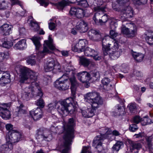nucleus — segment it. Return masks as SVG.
I'll return each mask as SVG.
<instances>
[{
  "label": "nucleus",
  "instance_id": "nucleus-7",
  "mask_svg": "<svg viewBox=\"0 0 153 153\" xmlns=\"http://www.w3.org/2000/svg\"><path fill=\"white\" fill-rule=\"evenodd\" d=\"M88 6L94 9L95 11H97L94 15L93 19L96 23L98 22V19L100 18V14H102L104 10V8L102 7H96V0H88Z\"/></svg>",
  "mask_w": 153,
  "mask_h": 153
},
{
  "label": "nucleus",
  "instance_id": "nucleus-49",
  "mask_svg": "<svg viewBox=\"0 0 153 153\" xmlns=\"http://www.w3.org/2000/svg\"><path fill=\"white\" fill-rule=\"evenodd\" d=\"M9 56V53L6 52L5 53H0V62H2L5 59H7Z\"/></svg>",
  "mask_w": 153,
  "mask_h": 153
},
{
  "label": "nucleus",
  "instance_id": "nucleus-59",
  "mask_svg": "<svg viewBox=\"0 0 153 153\" xmlns=\"http://www.w3.org/2000/svg\"><path fill=\"white\" fill-rule=\"evenodd\" d=\"M110 34L112 38L116 37L118 35V33L115 30H110Z\"/></svg>",
  "mask_w": 153,
  "mask_h": 153
},
{
  "label": "nucleus",
  "instance_id": "nucleus-32",
  "mask_svg": "<svg viewBox=\"0 0 153 153\" xmlns=\"http://www.w3.org/2000/svg\"><path fill=\"white\" fill-rule=\"evenodd\" d=\"M132 55L134 59L138 62L142 61L144 57L143 54L141 53H137L136 52H133L132 53Z\"/></svg>",
  "mask_w": 153,
  "mask_h": 153
},
{
  "label": "nucleus",
  "instance_id": "nucleus-14",
  "mask_svg": "<svg viewBox=\"0 0 153 153\" xmlns=\"http://www.w3.org/2000/svg\"><path fill=\"white\" fill-rule=\"evenodd\" d=\"M88 36L89 39L94 41H98L102 39L101 35L99 32L94 29H91L89 31Z\"/></svg>",
  "mask_w": 153,
  "mask_h": 153
},
{
  "label": "nucleus",
  "instance_id": "nucleus-52",
  "mask_svg": "<svg viewBox=\"0 0 153 153\" xmlns=\"http://www.w3.org/2000/svg\"><path fill=\"white\" fill-rule=\"evenodd\" d=\"M141 121H143L142 118L138 116H136L133 119L132 122L133 123L138 124Z\"/></svg>",
  "mask_w": 153,
  "mask_h": 153
},
{
  "label": "nucleus",
  "instance_id": "nucleus-6",
  "mask_svg": "<svg viewBox=\"0 0 153 153\" xmlns=\"http://www.w3.org/2000/svg\"><path fill=\"white\" fill-rule=\"evenodd\" d=\"M22 137V135L20 133L16 130H12L7 133L6 140L7 143L13 145L20 140Z\"/></svg>",
  "mask_w": 153,
  "mask_h": 153
},
{
  "label": "nucleus",
  "instance_id": "nucleus-46",
  "mask_svg": "<svg viewBox=\"0 0 153 153\" xmlns=\"http://www.w3.org/2000/svg\"><path fill=\"white\" fill-rule=\"evenodd\" d=\"M151 119L148 118V116H145L143 120V121H145L144 123H142L143 125H144L151 124L152 123H153V115L152 116H151Z\"/></svg>",
  "mask_w": 153,
  "mask_h": 153
},
{
  "label": "nucleus",
  "instance_id": "nucleus-25",
  "mask_svg": "<svg viewBox=\"0 0 153 153\" xmlns=\"http://www.w3.org/2000/svg\"><path fill=\"white\" fill-rule=\"evenodd\" d=\"M10 75L7 73L3 75L0 79V84L2 86H4L10 81Z\"/></svg>",
  "mask_w": 153,
  "mask_h": 153
},
{
  "label": "nucleus",
  "instance_id": "nucleus-2",
  "mask_svg": "<svg viewBox=\"0 0 153 153\" xmlns=\"http://www.w3.org/2000/svg\"><path fill=\"white\" fill-rule=\"evenodd\" d=\"M69 80L71 84V96L73 97H70L65 100H61L58 101H56L53 103L50 104L49 105L53 104L56 105L60 104L61 105H70L71 104L72 105H76L77 104V102L74 101V98L76 97V89L78 85L77 82L74 76L69 78Z\"/></svg>",
  "mask_w": 153,
  "mask_h": 153
},
{
  "label": "nucleus",
  "instance_id": "nucleus-63",
  "mask_svg": "<svg viewBox=\"0 0 153 153\" xmlns=\"http://www.w3.org/2000/svg\"><path fill=\"white\" fill-rule=\"evenodd\" d=\"M89 148L88 147H83L82 152L81 153H90L88 150Z\"/></svg>",
  "mask_w": 153,
  "mask_h": 153
},
{
  "label": "nucleus",
  "instance_id": "nucleus-42",
  "mask_svg": "<svg viewBox=\"0 0 153 153\" xmlns=\"http://www.w3.org/2000/svg\"><path fill=\"white\" fill-rule=\"evenodd\" d=\"M30 25L32 29L34 31H38L39 29V26L36 21H31L30 23Z\"/></svg>",
  "mask_w": 153,
  "mask_h": 153
},
{
  "label": "nucleus",
  "instance_id": "nucleus-54",
  "mask_svg": "<svg viewBox=\"0 0 153 153\" xmlns=\"http://www.w3.org/2000/svg\"><path fill=\"white\" fill-rule=\"evenodd\" d=\"M134 3L138 5L143 4L147 3L148 0H133Z\"/></svg>",
  "mask_w": 153,
  "mask_h": 153
},
{
  "label": "nucleus",
  "instance_id": "nucleus-39",
  "mask_svg": "<svg viewBox=\"0 0 153 153\" xmlns=\"http://www.w3.org/2000/svg\"><path fill=\"white\" fill-rule=\"evenodd\" d=\"M17 111H18V116H21L22 114L26 113V108L24 106H19L17 107Z\"/></svg>",
  "mask_w": 153,
  "mask_h": 153
},
{
  "label": "nucleus",
  "instance_id": "nucleus-53",
  "mask_svg": "<svg viewBox=\"0 0 153 153\" xmlns=\"http://www.w3.org/2000/svg\"><path fill=\"white\" fill-rule=\"evenodd\" d=\"M146 139L147 141V144L148 146L150 149H151V148L152 146V144L151 143V141L153 139V137L152 135L150 136H146Z\"/></svg>",
  "mask_w": 153,
  "mask_h": 153
},
{
  "label": "nucleus",
  "instance_id": "nucleus-12",
  "mask_svg": "<svg viewBox=\"0 0 153 153\" xmlns=\"http://www.w3.org/2000/svg\"><path fill=\"white\" fill-rule=\"evenodd\" d=\"M69 13L71 15L74 16L79 19L82 18L85 14L84 10L80 8L75 7L71 8Z\"/></svg>",
  "mask_w": 153,
  "mask_h": 153
},
{
  "label": "nucleus",
  "instance_id": "nucleus-37",
  "mask_svg": "<svg viewBox=\"0 0 153 153\" xmlns=\"http://www.w3.org/2000/svg\"><path fill=\"white\" fill-rule=\"evenodd\" d=\"M1 147L6 153L9 152L13 149V145L7 142V144L2 145Z\"/></svg>",
  "mask_w": 153,
  "mask_h": 153
},
{
  "label": "nucleus",
  "instance_id": "nucleus-57",
  "mask_svg": "<svg viewBox=\"0 0 153 153\" xmlns=\"http://www.w3.org/2000/svg\"><path fill=\"white\" fill-rule=\"evenodd\" d=\"M138 128L136 124H132L129 127L130 130L132 132H134L137 130Z\"/></svg>",
  "mask_w": 153,
  "mask_h": 153
},
{
  "label": "nucleus",
  "instance_id": "nucleus-41",
  "mask_svg": "<svg viewBox=\"0 0 153 153\" xmlns=\"http://www.w3.org/2000/svg\"><path fill=\"white\" fill-rule=\"evenodd\" d=\"M145 35V37L147 42L150 45H153V36L149 33H146Z\"/></svg>",
  "mask_w": 153,
  "mask_h": 153
},
{
  "label": "nucleus",
  "instance_id": "nucleus-4",
  "mask_svg": "<svg viewBox=\"0 0 153 153\" xmlns=\"http://www.w3.org/2000/svg\"><path fill=\"white\" fill-rule=\"evenodd\" d=\"M102 50L104 55H107L111 49H116L118 47V43L110 36H105L102 40Z\"/></svg>",
  "mask_w": 153,
  "mask_h": 153
},
{
  "label": "nucleus",
  "instance_id": "nucleus-27",
  "mask_svg": "<svg viewBox=\"0 0 153 153\" xmlns=\"http://www.w3.org/2000/svg\"><path fill=\"white\" fill-rule=\"evenodd\" d=\"M26 47V40L22 39L19 41L14 46V48L16 50H23Z\"/></svg>",
  "mask_w": 153,
  "mask_h": 153
},
{
  "label": "nucleus",
  "instance_id": "nucleus-17",
  "mask_svg": "<svg viewBox=\"0 0 153 153\" xmlns=\"http://www.w3.org/2000/svg\"><path fill=\"white\" fill-rule=\"evenodd\" d=\"M30 115L34 120H37L42 117L43 113L40 108H37L35 110H33L30 112Z\"/></svg>",
  "mask_w": 153,
  "mask_h": 153
},
{
  "label": "nucleus",
  "instance_id": "nucleus-40",
  "mask_svg": "<svg viewBox=\"0 0 153 153\" xmlns=\"http://www.w3.org/2000/svg\"><path fill=\"white\" fill-rule=\"evenodd\" d=\"M32 88L36 91H38L37 96L42 97L43 95V93L41 90V89L39 86V84H36V85L32 87Z\"/></svg>",
  "mask_w": 153,
  "mask_h": 153
},
{
  "label": "nucleus",
  "instance_id": "nucleus-56",
  "mask_svg": "<svg viewBox=\"0 0 153 153\" xmlns=\"http://www.w3.org/2000/svg\"><path fill=\"white\" fill-rule=\"evenodd\" d=\"M133 73L135 76L138 77L139 78L143 76V74L142 72L140 71L135 70L134 71Z\"/></svg>",
  "mask_w": 153,
  "mask_h": 153
},
{
  "label": "nucleus",
  "instance_id": "nucleus-5",
  "mask_svg": "<svg viewBox=\"0 0 153 153\" xmlns=\"http://www.w3.org/2000/svg\"><path fill=\"white\" fill-rule=\"evenodd\" d=\"M86 102L91 104L102 105L103 104V100L100 96V94L94 91L88 93L84 96Z\"/></svg>",
  "mask_w": 153,
  "mask_h": 153
},
{
  "label": "nucleus",
  "instance_id": "nucleus-16",
  "mask_svg": "<svg viewBox=\"0 0 153 153\" xmlns=\"http://www.w3.org/2000/svg\"><path fill=\"white\" fill-rule=\"evenodd\" d=\"M76 27L77 30L81 33L86 32L88 29L87 22L81 20L77 23Z\"/></svg>",
  "mask_w": 153,
  "mask_h": 153
},
{
  "label": "nucleus",
  "instance_id": "nucleus-22",
  "mask_svg": "<svg viewBox=\"0 0 153 153\" xmlns=\"http://www.w3.org/2000/svg\"><path fill=\"white\" fill-rule=\"evenodd\" d=\"M11 2V5L16 4H19L18 0H10ZM8 3L4 0H0V10H4L8 7Z\"/></svg>",
  "mask_w": 153,
  "mask_h": 153
},
{
  "label": "nucleus",
  "instance_id": "nucleus-45",
  "mask_svg": "<svg viewBox=\"0 0 153 153\" xmlns=\"http://www.w3.org/2000/svg\"><path fill=\"white\" fill-rule=\"evenodd\" d=\"M129 0H116V2L120 7H124L129 3Z\"/></svg>",
  "mask_w": 153,
  "mask_h": 153
},
{
  "label": "nucleus",
  "instance_id": "nucleus-48",
  "mask_svg": "<svg viewBox=\"0 0 153 153\" xmlns=\"http://www.w3.org/2000/svg\"><path fill=\"white\" fill-rule=\"evenodd\" d=\"M93 77L95 78L94 79L97 80L100 77V74L98 71L97 70L92 71L90 72Z\"/></svg>",
  "mask_w": 153,
  "mask_h": 153
},
{
  "label": "nucleus",
  "instance_id": "nucleus-18",
  "mask_svg": "<svg viewBox=\"0 0 153 153\" xmlns=\"http://www.w3.org/2000/svg\"><path fill=\"white\" fill-rule=\"evenodd\" d=\"M87 44V42L85 39H79L74 47V51L78 52H82Z\"/></svg>",
  "mask_w": 153,
  "mask_h": 153
},
{
  "label": "nucleus",
  "instance_id": "nucleus-44",
  "mask_svg": "<svg viewBox=\"0 0 153 153\" xmlns=\"http://www.w3.org/2000/svg\"><path fill=\"white\" fill-rule=\"evenodd\" d=\"M104 130L105 132V134L106 135L111 134L112 133L113 135L115 136H118L120 134L119 132L116 130H114L112 132L111 130L109 128H105Z\"/></svg>",
  "mask_w": 153,
  "mask_h": 153
},
{
  "label": "nucleus",
  "instance_id": "nucleus-50",
  "mask_svg": "<svg viewBox=\"0 0 153 153\" xmlns=\"http://www.w3.org/2000/svg\"><path fill=\"white\" fill-rule=\"evenodd\" d=\"M13 45V42L11 41H4L2 44L3 47L5 48H8L11 47Z\"/></svg>",
  "mask_w": 153,
  "mask_h": 153
},
{
  "label": "nucleus",
  "instance_id": "nucleus-35",
  "mask_svg": "<svg viewBox=\"0 0 153 153\" xmlns=\"http://www.w3.org/2000/svg\"><path fill=\"white\" fill-rule=\"evenodd\" d=\"M68 5V3L67 1L65 0H63L60 1L57 4H56V6L57 8L60 10H63L64 7Z\"/></svg>",
  "mask_w": 153,
  "mask_h": 153
},
{
  "label": "nucleus",
  "instance_id": "nucleus-24",
  "mask_svg": "<svg viewBox=\"0 0 153 153\" xmlns=\"http://www.w3.org/2000/svg\"><path fill=\"white\" fill-rule=\"evenodd\" d=\"M34 91V89L31 87H26L22 94V98L23 100H27L29 99V95L30 92Z\"/></svg>",
  "mask_w": 153,
  "mask_h": 153
},
{
  "label": "nucleus",
  "instance_id": "nucleus-23",
  "mask_svg": "<svg viewBox=\"0 0 153 153\" xmlns=\"http://www.w3.org/2000/svg\"><path fill=\"white\" fill-rule=\"evenodd\" d=\"M113 50L111 51V50L109 51L108 53L110 57L113 60H114L117 59L118 58L120 54V51L119 49L118 48V47L116 49H112Z\"/></svg>",
  "mask_w": 153,
  "mask_h": 153
},
{
  "label": "nucleus",
  "instance_id": "nucleus-30",
  "mask_svg": "<svg viewBox=\"0 0 153 153\" xmlns=\"http://www.w3.org/2000/svg\"><path fill=\"white\" fill-rule=\"evenodd\" d=\"M123 145V143L121 141H118L112 146L111 150L113 153L118 152Z\"/></svg>",
  "mask_w": 153,
  "mask_h": 153
},
{
  "label": "nucleus",
  "instance_id": "nucleus-55",
  "mask_svg": "<svg viewBox=\"0 0 153 153\" xmlns=\"http://www.w3.org/2000/svg\"><path fill=\"white\" fill-rule=\"evenodd\" d=\"M110 80L108 78H104L102 80L101 82L104 85L107 86L110 82Z\"/></svg>",
  "mask_w": 153,
  "mask_h": 153
},
{
  "label": "nucleus",
  "instance_id": "nucleus-61",
  "mask_svg": "<svg viewBox=\"0 0 153 153\" xmlns=\"http://www.w3.org/2000/svg\"><path fill=\"white\" fill-rule=\"evenodd\" d=\"M5 127L6 129L8 131H11L12 130H13V125L10 123H8L7 124L5 125Z\"/></svg>",
  "mask_w": 153,
  "mask_h": 153
},
{
  "label": "nucleus",
  "instance_id": "nucleus-15",
  "mask_svg": "<svg viewBox=\"0 0 153 153\" xmlns=\"http://www.w3.org/2000/svg\"><path fill=\"white\" fill-rule=\"evenodd\" d=\"M78 79L82 83L88 82L91 79L90 74L86 71H83L77 74Z\"/></svg>",
  "mask_w": 153,
  "mask_h": 153
},
{
  "label": "nucleus",
  "instance_id": "nucleus-3",
  "mask_svg": "<svg viewBox=\"0 0 153 153\" xmlns=\"http://www.w3.org/2000/svg\"><path fill=\"white\" fill-rule=\"evenodd\" d=\"M20 82L24 83L27 79H30L31 86L32 87L38 84L36 82L38 74L25 67H21L20 69Z\"/></svg>",
  "mask_w": 153,
  "mask_h": 153
},
{
  "label": "nucleus",
  "instance_id": "nucleus-1",
  "mask_svg": "<svg viewBox=\"0 0 153 153\" xmlns=\"http://www.w3.org/2000/svg\"><path fill=\"white\" fill-rule=\"evenodd\" d=\"M75 125L73 118L69 119L68 123H63V138L65 140L64 145L61 147L60 150L62 153H68L72 139L74 137V126Z\"/></svg>",
  "mask_w": 153,
  "mask_h": 153
},
{
  "label": "nucleus",
  "instance_id": "nucleus-9",
  "mask_svg": "<svg viewBox=\"0 0 153 153\" xmlns=\"http://www.w3.org/2000/svg\"><path fill=\"white\" fill-rule=\"evenodd\" d=\"M121 14L119 18L122 21L126 22L128 20V18H131L133 16V11L131 8L128 6L125 7L121 11Z\"/></svg>",
  "mask_w": 153,
  "mask_h": 153
},
{
  "label": "nucleus",
  "instance_id": "nucleus-62",
  "mask_svg": "<svg viewBox=\"0 0 153 153\" xmlns=\"http://www.w3.org/2000/svg\"><path fill=\"white\" fill-rule=\"evenodd\" d=\"M56 25L54 23L51 22L49 23V27L50 30H54Z\"/></svg>",
  "mask_w": 153,
  "mask_h": 153
},
{
  "label": "nucleus",
  "instance_id": "nucleus-29",
  "mask_svg": "<svg viewBox=\"0 0 153 153\" xmlns=\"http://www.w3.org/2000/svg\"><path fill=\"white\" fill-rule=\"evenodd\" d=\"M102 139L101 135L97 136L95 137L93 141V146L97 149L98 148L99 146H101L102 144L101 141Z\"/></svg>",
  "mask_w": 153,
  "mask_h": 153
},
{
  "label": "nucleus",
  "instance_id": "nucleus-34",
  "mask_svg": "<svg viewBox=\"0 0 153 153\" xmlns=\"http://www.w3.org/2000/svg\"><path fill=\"white\" fill-rule=\"evenodd\" d=\"M35 58V56L33 55H31L27 57L26 59L27 63L31 65H35L36 64Z\"/></svg>",
  "mask_w": 153,
  "mask_h": 153
},
{
  "label": "nucleus",
  "instance_id": "nucleus-51",
  "mask_svg": "<svg viewBox=\"0 0 153 153\" xmlns=\"http://www.w3.org/2000/svg\"><path fill=\"white\" fill-rule=\"evenodd\" d=\"M60 66L59 64L56 63L54 65L53 69L52 70L53 72L55 73H57L60 72Z\"/></svg>",
  "mask_w": 153,
  "mask_h": 153
},
{
  "label": "nucleus",
  "instance_id": "nucleus-31",
  "mask_svg": "<svg viewBox=\"0 0 153 153\" xmlns=\"http://www.w3.org/2000/svg\"><path fill=\"white\" fill-rule=\"evenodd\" d=\"M71 106H59L58 110L61 114L66 115L69 112L68 108Z\"/></svg>",
  "mask_w": 153,
  "mask_h": 153
},
{
  "label": "nucleus",
  "instance_id": "nucleus-38",
  "mask_svg": "<svg viewBox=\"0 0 153 153\" xmlns=\"http://www.w3.org/2000/svg\"><path fill=\"white\" fill-rule=\"evenodd\" d=\"M80 64L84 67L88 66L90 64V60L84 57H80L79 59Z\"/></svg>",
  "mask_w": 153,
  "mask_h": 153
},
{
  "label": "nucleus",
  "instance_id": "nucleus-20",
  "mask_svg": "<svg viewBox=\"0 0 153 153\" xmlns=\"http://www.w3.org/2000/svg\"><path fill=\"white\" fill-rule=\"evenodd\" d=\"M127 26L130 27L131 30H129L128 34V37L133 38L135 37L137 34V27L134 23H127Z\"/></svg>",
  "mask_w": 153,
  "mask_h": 153
},
{
  "label": "nucleus",
  "instance_id": "nucleus-60",
  "mask_svg": "<svg viewBox=\"0 0 153 153\" xmlns=\"http://www.w3.org/2000/svg\"><path fill=\"white\" fill-rule=\"evenodd\" d=\"M36 103V105H45V102L41 98L37 100Z\"/></svg>",
  "mask_w": 153,
  "mask_h": 153
},
{
  "label": "nucleus",
  "instance_id": "nucleus-11",
  "mask_svg": "<svg viewBox=\"0 0 153 153\" xmlns=\"http://www.w3.org/2000/svg\"><path fill=\"white\" fill-rule=\"evenodd\" d=\"M70 83L67 79L62 81L56 80L54 83V86L57 89L61 90H66L69 88Z\"/></svg>",
  "mask_w": 153,
  "mask_h": 153
},
{
  "label": "nucleus",
  "instance_id": "nucleus-21",
  "mask_svg": "<svg viewBox=\"0 0 153 153\" xmlns=\"http://www.w3.org/2000/svg\"><path fill=\"white\" fill-rule=\"evenodd\" d=\"M12 26L7 24H4L0 27V33L4 36L10 34Z\"/></svg>",
  "mask_w": 153,
  "mask_h": 153
},
{
  "label": "nucleus",
  "instance_id": "nucleus-8",
  "mask_svg": "<svg viewBox=\"0 0 153 153\" xmlns=\"http://www.w3.org/2000/svg\"><path fill=\"white\" fill-rule=\"evenodd\" d=\"M53 41L52 39L50 36L48 37V40L45 41L43 51L39 53L41 58L43 57L46 54L51 53L49 49L51 50L55 49V47L53 44Z\"/></svg>",
  "mask_w": 153,
  "mask_h": 153
},
{
  "label": "nucleus",
  "instance_id": "nucleus-47",
  "mask_svg": "<svg viewBox=\"0 0 153 153\" xmlns=\"http://www.w3.org/2000/svg\"><path fill=\"white\" fill-rule=\"evenodd\" d=\"M77 4L85 8L88 6V4L86 0H80L77 2Z\"/></svg>",
  "mask_w": 153,
  "mask_h": 153
},
{
  "label": "nucleus",
  "instance_id": "nucleus-64",
  "mask_svg": "<svg viewBox=\"0 0 153 153\" xmlns=\"http://www.w3.org/2000/svg\"><path fill=\"white\" fill-rule=\"evenodd\" d=\"M96 7H100V6L102 4V0H96Z\"/></svg>",
  "mask_w": 153,
  "mask_h": 153
},
{
  "label": "nucleus",
  "instance_id": "nucleus-43",
  "mask_svg": "<svg viewBox=\"0 0 153 153\" xmlns=\"http://www.w3.org/2000/svg\"><path fill=\"white\" fill-rule=\"evenodd\" d=\"M123 22L122 27H121V32L124 34H126L127 36H128V34L129 31V29L128 28L126 27L125 24H126L127 23H129L128 22Z\"/></svg>",
  "mask_w": 153,
  "mask_h": 153
},
{
  "label": "nucleus",
  "instance_id": "nucleus-36",
  "mask_svg": "<svg viewBox=\"0 0 153 153\" xmlns=\"http://www.w3.org/2000/svg\"><path fill=\"white\" fill-rule=\"evenodd\" d=\"M40 38L38 36H34L32 38V40L35 45L36 49L38 50L41 45L40 42Z\"/></svg>",
  "mask_w": 153,
  "mask_h": 153
},
{
  "label": "nucleus",
  "instance_id": "nucleus-10",
  "mask_svg": "<svg viewBox=\"0 0 153 153\" xmlns=\"http://www.w3.org/2000/svg\"><path fill=\"white\" fill-rule=\"evenodd\" d=\"M36 138L42 140H45L50 141L51 140L52 137L51 132L48 130L45 129L42 131H39L37 134Z\"/></svg>",
  "mask_w": 153,
  "mask_h": 153
},
{
  "label": "nucleus",
  "instance_id": "nucleus-26",
  "mask_svg": "<svg viewBox=\"0 0 153 153\" xmlns=\"http://www.w3.org/2000/svg\"><path fill=\"white\" fill-rule=\"evenodd\" d=\"M55 64V61L53 59H49L45 67V71L48 72L53 70Z\"/></svg>",
  "mask_w": 153,
  "mask_h": 153
},
{
  "label": "nucleus",
  "instance_id": "nucleus-13",
  "mask_svg": "<svg viewBox=\"0 0 153 153\" xmlns=\"http://www.w3.org/2000/svg\"><path fill=\"white\" fill-rule=\"evenodd\" d=\"M98 106L96 107L93 106H88V108L86 110L82 111V114L85 117L90 118L93 117L98 109Z\"/></svg>",
  "mask_w": 153,
  "mask_h": 153
},
{
  "label": "nucleus",
  "instance_id": "nucleus-33",
  "mask_svg": "<svg viewBox=\"0 0 153 153\" xmlns=\"http://www.w3.org/2000/svg\"><path fill=\"white\" fill-rule=\"evenodd\" d=\"M95 52V51L94 50H92L91 48H86L84 51V53L85 55L87 56H94V58L96 59H100V57H98V58H95L94 54H93Z\"/></svg>",
  "mask_w": 153,
  "mask_h": 153
},
{
  "label": "nucleus",
  "instance_id": "nucleus-28",
  "mask_svg": "<svg viewBox=\"0 0 153 153\" xmlns=\"http://www.w3.org/2000/svg\"><path fill=\"white\" fill-rule=\"evenodd\" d=\"M128 143L130 145V149L132 151L135 149L139 150L141 147V144L137 142L129 140Z\"/></svg>",
  "mask_w": 153,
  "mask_h": 153
},
{
  "label": "nucleus",
  "instance_id": "nucleus-19",
  "mask_svg": "<svg viewBox=\"0 0 153 153\" xmlns=\"http://www.w3.org/2000/svg\"><path fill=\"white\" fill-rule=\"evenodd\" d=\"M4 107H0V116L5 120L9 119L10 117V112L7 108L9 106H4Z\"/></svg>",
  "mask_w": 153,
  "mask_h": 153
},
{
  "label": "nucleus",
  "instance_id": "nucleus-58",
  "mask_svg": "<svg viewBox=\"0 0 153 153\" xmlns=\"http://www.w3.org/2000/svg\"><path fill=\"white\" fill-rule=\"evenodd\" d=\"M108 20V18L106 15L104 14L102 16L101 19H99V22L101 23H105L107 22Z\"/></svg>",
  "mask_w": 153,
  "mask_h": 153
}]
</instances>
